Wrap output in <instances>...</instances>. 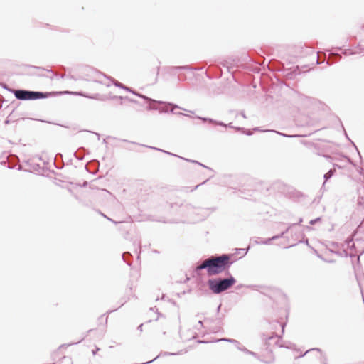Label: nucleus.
<instances>
[{
	"label": "nucleus",
	"mask_w": 364,
	"mask_h": 364,
	"mask_svg": "<svg viewBox=\"0 0 364 364\" xmlns=\"http://www.w3.org/2000/svg\"><path fill=\"white\" fill-rule=\"evenodd\" d=\"M208 262L209 276L219 274L228 269L233 264V261L231 260V255L228 254L211 256L208 258Z\"/></svg>",
	"instance_id": "1"
},
{
	"label": "nucleus",
	"mask_w": 364,
	"mask_h": 364,
	"mask_svg": "<svg viewBox=\"0 0 364 364\" xmlns=\"http://www.w3.org/2000/svg\"><path fill=\"white\" fill-rule=\"evenodd\" d=\"M236 283V279L232 275L226 278L210 279L208 281L209 289L215 294H219L228 290Z\"/></svg>",
	"instance_id": "2"
},
{
	"label": "nucleus",
	"mask_w": 364,
	"mask_h": 364,
	"mask_svg": "<svg viewBox=\"0 0 364 364\" xmlns=\"http://www.w3.org/2000/svg\"><path fill=\"white\" fill-rule=\"evenodd\" d=\"M92 71L95 74V77L93 78L90 79V80H92V81H93L95 82H97V83L105 85L107 87L110 86L109 84H106L105 82H104L102 80H100L101 77H104L111 80L116 87L122 88V89H124V90L128 91L129 92H132V94L135 95L136 96H138L139 97H140L141 99H144L146 102L152 100L151 98H150V97H147V96H146L144 95H142V94H141L139 92H137L136 91L132 90V88H130L129 87L125 86L124 84L118 82L117 80H116L114 79H112L111 77H107L105 75H104L102 73L97 72L96 70H92Z\"/></svg>",
	"instance_id": "3"
},
{
	"label": "nucleus",
	"mask_w": 364,
	"mask_h": 364,
	"mask_svg": "<svg viewBox=\"0 0 364 364\" xmlns=\"http://www.w3.org/2000/svg\"><path fill=\"white\" fill-rule=\"evenodd\" d=\"M12 92L14 94L16 98L19 100H36L44 99L57 94L55 92H43L23 89L12 90Z\"/></svg>",
	"instance_id": "4"
},
{
	"label": "nucleus",
	"mask_w": 364,
	"mask_h": 364,
	"mask_svg": "<svg viewBox=\"0 0 364 364\" xmlns=\"http://www.w3.org/2000/svg\"><path fill=\"white\" fill-rule=\"evenodd\" d=\"M147 102L151 103V105L147 107L148 110H159L160 113L168 112L169 111L168 107H171L170 109L171 113H174L175 109H181L185 111L186 110V109L181 108L178 105L172 102L159 101L154 99H152V100L147 101Z\"/></svg>",
	"instance_id": "5"
},
{
	"label": "nucleus",
	"mask_w": 364,
	"mask_h": 364,
	"mask_svg": "<svg viewBox=\"0 0 364 364\" xmlns=\"http://www.w3.org/2000/svg\"><path fill=\"white\" fill-rule=\"evenodd\" d=\"M196 118L198 119H200L203 122H208L210 124L221 126V127H223L225 128H227V127L234 128L236 130H242V131L245 132V129L244 128L238 127H235L234 126H232V123L225 124L223 122L217 121V120H215V119H213L212 118L203 117H200V116H196Z\"/></svg>",
	"instance_id": "6"
},
{
	"label": "nucleus",
	"mask_w": 364,
	"mask_h": 364,
	"mask_svg": "<svg viewBox=\"0 0 364 364\" xmlns=\"http://www.w3.org/2000/svg\"><path fill=\"white\" fill-rule=\"evenodd\" d=\"M60 94L63 93V94H68V95H77V96H83L87 98L94 99V100H105L108 99V97H107L104 95H102L100 94H98V93L95 94L93 95H90L86 94L82 92H72V91H65V92H60Z\"/></svg>",
	"instance_id": "7"
},
{
	"label": "nucleus",
	"mask_w": 364,
	"mask_h": 364,
	"mask_svg": "<svg viewBox=\"0 0 364 364\" xmlns=\"http://www.w3.org/2000/svg\"><path fill=\"white\" fill-rule=\"evenodd\" d=\"M203 68H193L190 65H183V66H172L168 68V71L170 73L176 74V72L180 70H200Z\"/></svg>",
	"instance_id": "8"
},
{
	"label": "nucleus",
	"mask_w": 364,
	"mask_h": 364,
	"mask_svg": "<svg viewBox=\"0 0 364 364\" xmlns=\"http://www.w3.org/2000/svg\"><path fill=\"white\" fill-rule=\"evenodd\" d=\"M150 148H151V149H156V150H158V151H163V152H164V153H166V154H167L171 155V156H174L178 157V156H177V155H176V154H174L170 153V152L166 151H164V150H162V149H158V148H156V147L150 146ZM179 158H181V159H183V160H186V161H189V162H191V163H193V164H198V165H199V166H203V167H204V168H208V169H210V168L209 167H208V166H206L203 165V164H201V163H200V162H198V161H196V160H190V159H185V158H183V157H181V156H179Z\"/></svg>",
	"instance_id": "9"
},
{
	"label": "nucleus",
	"mask_w": 364,
	"mask_h": 364,
	"mask_svg": "<svg viewBox=\"0 0 364 364\" xmlns=\"http://www.w3.org/2000/svg\"><path fill=\"white\" fill-rule=\"evenodd\" d=\"M283 237V234H279V235H274L273 237H270V238H268V239H266L264 240H256V243L257 244H264V245H269L270 244V242L273 240H276L277 239H279V238H282Z\"/></svg>",
	"instance_id": "10"
},
{
	"label": "nucleus",
	"mask_w": 364,
	"mask_h": 364,
	"mask_svg": "<svg viewBox=\"0 0 364 364\" xmlns=\"http://www.w3.org/2000/svg\"><path fill=\"white\" fill-rule=\"evenodd\" d=\"M203 269H206L207 273L208 274V259H205L201 264H198L196 267V272H198Z\"/></svg>",
	"instance_id": "11"
},
{
	"label": "nucleus",
	"mask_w": 364,
	"mask_h": 364,
	"mask_svg": "<svg viewBox=\"0 0 364 364\" xmlns=\"http://www.w3.org/2000/svg\"><path fill=\"white\" fill-rule=\"evenodd\" d=\"M274 338L277 339V341H276V344L277 345H278L279 347H283L282 345L279 344V341L281 340V337L278 336L274 333H272V335L269 336V337H264V335H263V338L262 339L265 340V341H270V340L274 339Z\"/></svg>",
	"instance_id": "12"
},
{
	"label": "nucleus",
	"mask_w": 364,
	"mask_h": 364,
	"mask_svg": "<svg viewBox=\"0 0 364 364\" xmlns=\"http://www.w3.org/2000/svg\"><path fill=\"white\" fill-rule=\"evenodd\" d=\"M134 245L137 246V247L135 250V252L137 254V259H139L140 258V254L141 251V241L139 240H136V241L134 242Z\"/></svg>",
	"instance_id": "13"
},
{
	"label": "nucleus",
	"mask_w": 364,
	"mask_h": 364,
	"mask_svg": "<svg viewBox=\"0 0 364 364\" xmlns=\"http://www.w3.org/2000/svg\"><path fill=\"white\" fill-rule=\"evenodd\" d=\"M132 255L129 252H125L122 254V259L129 265L131 266V260Z\"/></svg>",
	"instance_id": "14"
},
{
	"label": "nucleus",
	"mask_w": 364,
	"mask_h": 364,
	"mask_svg": "<svg viewBox=\"0 0 364 364\" xmlns=\"http://www.w3.org/2000/svg\"><path fill=\"white\" fill-rule=\"evenodd\" d=\"M334 173H335V170L334 169H330L327 173H326L323 176V178H324V183L323 184V186L325 185L326 182L329 180L333 175H334Z\"/></svg>",
	"instance_id": "15"
},
{
	"label": "nucleus",
	"mask_w": 364,
	"mask_h": 364,
	"mask_svg": "<svg viewBox=\"0 0 364 364\" xmlns=\"http://www.w3.org/2000/svg\"><path fill=\"white\" fill-rule=\"evenodd\" d=\"M301 73L300 72V70H299V66H296L294 70L289 73L287 74V75L289 76V78H294V77H296V75H299Z\"/></svg>",
	"instance_id": "16"
},
{
	"label": "nucleus",
	"mask_w": 364,
	"mask_h": 364,
	"mask_svg": "<svg viewBox=\"0 0 364 364\" xmlns=\"http://www.w3.org/2000/svg\"><path fill=\"white\" fill-rule=\"evenodd\" d=\"M215 341L216 342L225 341V342H228V343H235V347H237V346L239 345V341L235 339H232V338H223L221 339H217Z\"/></svg>",
	"instance_id": "17"
},
{
	"label": "nucleus",
	"mask_w": 364,
	"mask_h": 364,
	"mask_svg": "<svg viewBox=\"0 0 364 364\" xmlns=\"http://www.w3.org/2000/svg\"><path fill=\"white\" fill-rule=\"evenodd\" d=\"M268 132H273L277 133V134H279L281 136L288 137V138H294V137L301 136V135H299V134H284V133L279 132L278 131H274V130H268Z\"/></svg>",
	"instance_id": "18"
},
{
	"label": "nucleus",
	"mask_w": 364,
	"mask_h": 364,
	"mask_svg": "<svg viewBox=\"0 0 364 364\" xmlns=\"http://www.w3.org/2000/svg\"><path fill=\"white\" fill-rule=\"evenodd\" d=\"M239 350L244 352L246 354L250 355L251 353V350L246 348L245 346H242L241 343L239 342V345L236 347Z\"/></svg>",
	"instance_id": "19"
},
{
	"label": "nucleus",
	"mask_w": 364,
	"mask_h": 364,
	"mask_svg": "<svg viewBox=\"0 0 364 364\" xmlns=\"http://www.w3.org/2000/svg\"><path fill=\"white\" fill-rule=\"evenodd\" d=\"M111 99H119L121 100H122L123 99H127L128 100L129 102H132V103H137V101L135 100H133V99H129V97H123L122 96L120 97H118V96H113V97H111Z\"/></svg>",
	"instance_id": "20"
},
{
	"label": "nucleus",
	"mask_w": 364,
	"mask_h": 364,
	"mask_svg": "<svg viewBox=\"0 0 364 364\" xmlns=\"http://www.w3.org/2000/svg\"><path fill=\"white\" fill-rule=\"evenodd\" d=\"M357 53L355 52V51H353L350 49H346L343 51V54L345 55H355Z\"/></svg>",
	"instance_id": "21"
},
{
	"label": "nucleus",
	"mask_w": 364,
	"mask_h": 364,
	"mask_svg": "<svg viewBox=\"0 0 364 364\" xmlns=\"http://www.w3.org/2000/svg\"><path fill=\"white\" fill-rule=\"evenodd\" d=\"M346 243L348 247H353L354 246L353 240L350 238H348L346 240Z\"/></svg>",
	"instance_id": "22"
},
{
	"label": "nucleus",
	"mask_w": 364,
	"mask_h": 364,
	"mask_svg": "<svg viewBox=\"0 0 364 364\" xmlns=\"http://www.w3.org/2000/svg\"><path fill=\"white\" fill-rule=\"evenodd\" d=\"M74 156L75 158L80 161L84 159V156L82 154L80 153V151H77L74 153Z\"/></svg>",
	"instance_id": "23"
},
{
	"label": "nucleus",
	"mask_w": 364,
	"mask_h": 364,
	"mask_svg": "<svg viewBox=\"0 0 364 364\" xmlns=\"http://www.w3.org/2000/svg\"><path fill=\"white\" fill-rule=\"evenodd\" d=\"M294 225H296V223H291L289 225V226L287 228L286 230H284V231L282 232L280 234H283V237L284 236V235L292 228L294 227Z\"/></svg>",
	"instance_id": "24"
},
{
	"label": "nucleus",
	"mask_w": 364,
	"mask_h": 364,
	"mask_svg": "<svg viewBox=\"0 0 364 364\" xmlns=\"http://www.w3.org/2000/svg\"><path fill=\"white\" fill-rule=\"evenodd\" d=\"M261 362L264 363L265 364H272L274 362V358H272L270 360H264L262 359H259Z\"/></svg>",
	"instance_id": "25"
},
{
	"label": "nucleus",
	"mask_w": 364,
	"mask_h": 364,
	"mask_svg": "<svg viewBox=\"0 0 364 364\" xmlns=\"http://www.w3.org/2000/svg\"><path fill=\"white\" fill-rule=\"evenodd\" d=\"M208 181V179H206L205 181H204L203 182H202L201 183L196 185L194 188H193L192 189H191V190H190V191H191V192H193V191L196 190V189H197L199 186H200L201 185L205 184Z\"/></svg>",
	"instance_id": "26"
},
{
	"label": "nucleus",
	"mask_w": 364,
	"mask_h": 364,
	"mask_svg": "<svg viewBox=\"0 0 364 364\" xmlns=\"http://www.w3.org/2000/svg\"><path fill=\"white\" fill-rule=\"evenodd\" d=\"M100 214H101L104 218H107L108 220H109V221L112 222L113 223H114V224H117V221H114V220H112V218H110L107 217V215H105V214H103L102 213H100Z\"/></svg>",
	"instance_id": "27"
},
{
	"label": "nucleus",
	"mask_w": 364,
	"mask_h": 364,
	"mask_svg": "<svg viewBox=\"0 0 364 364\" xmlns=\"http://www.w3.org/2000/svg\"><path fill=\"white\" fill-rule=\"evenodd\" d=\"M319 220H321V218H317L316 219H313V220H310L309 223L313 225H315Z\"/></svg>",
	"instance_id": "28"
},
{
	"label": "nucleus",
	"mask_w": 364,
	"mask_h": 364,
	"mask_svg": "<svg viewBox=\"0 0 364 364\" xmlns=\"http://www.w3.org/2000/svg\"><path fill=\"white\" fill-rule=\"evenodd\" d=\"M250 355H251L254 356L255 358H257V359H258L259 360V359H261V358L259 357V355H258L256 353H255V352H253V351H251V353H250Z\"/></svg>",
	"instance_id": "29"
},
{
	"label": "nucleus",
	"mask_w": 364,
	"mask_h": 364,
	"mask_svg": "<svg viewBox=\"0 0 364 364\" xmlns=\"http://www.w3.org/2000/svg\"><path fill=\"white\" fill-rule=\"evenodd\" d=\"M250 355H251L254 356L255 358H257V359H258L259 360V359H261V358L259 357V355H258L256 353H255V352H253V351H251V353H250Z\"/></svg>",
	"instance_id": "30"
},
{
	"label": "nucleus",
	"mask_w": 364,
	"mask_h": 364,
	"mask_svg": "<svg viewBox=\"0 0 364 364\" xmlns=\"http://www.w3.org/2000/svg\"><path fill=\"white\" fill-rule=\"evenodd\" d=\"M173 114H177V115H184V116H187V117H191V116H189V115H188V114H183V113H182V112H174V113H173Z\"/></svg>",
	"instance_id": "31"
},
{
	"label": "nucleus",
	"mask_w": 364,
	"mask_h": 364,
	"mask_svg": "<svg viewBox=\"0 0 364 364\" xmlns=\"http://www.w3.org/2000/svg\"><path fill=\"white\" fill-rule=\"evenodd\" d=\"M4 88L12 92L13 90L9 88L6 85H4Z\"/></svg>",
	"instance_id": "32"
},
{
	"label": "nucleus",
	"mask_w": 364,
	"mask_h": 364,
	"mask_svg": "<svg viewBox=\"0 0 364 364\" xmlns=\"http://www.w3.org/2000/svg\"><path fill=\"white\" fill-rule=\"evenodd\" d=\"M316 350H318V351H320V349L319 348H315ZM311 350H314V349H311ZM310 351V350L306 351V353L302 355V356L305 355L307 353H309Z\"/></svg>",
	"instance_id": "33"
},
{
	"label": "nucleus",
	"mask_w": 364,
	"mask_h": 364,
	"mask_svg": "<svg viewBox=\"0 0 364 364\" xmlns=\"http://www.w3.org/2000/svg\"><path fill=\"white\" fill-rule=\"evenodd\" d=\"M240 114H241V116H242L243 118H245V119H246V118H247L246 114H245V113L243 111H242V112H240Z\"/></svg>",
	"instance_id": "34"
},
{
	"label": "nucleus",
	"mask_w": 364,
	"mask_h": 364,
	"mask_svg": "<svg viewBox=\"0 0 364 364\" xmlns=\"http://www.w3.org/2000/svg\"><path fill=\"white\" fill-rule=\"evenodd\" d=\"M302 221H303L302 218H299V220H298V223H296V225H299Z\"/></svg>",
	"instance_id": "35"
},
{
	"label": "nucleus",
	"mask_w": 364,
	"mask_h": 364,
	"mask_svg": "<svg viewBox=\"0 0 364 364\" xmlns=\"http://www.w3.org/2000/svg\"><path fill=\"white\" fill-rule=\"evenodd\" d=\"M63 360L70 363V358L69 357H64Z\"/></svg>",
	"instance_id": "36"
},
{
	"label": "nucleus",
	"mask_w": 364,
	"mask_h": 364,
	"mask_svg": "<svg viewBox=\"0 0 364 364\" xmlns=\"http://www.w3.org/2000/svg\"><path fill=\"white\" fill-rule=\"evenodd\" d=\"M322 63H323V62H322V61H320V60H319V59L317 58V59H316V65H320V64H321Z\"/></svg>",
	"instance_id": "37"
},
{
	"label": "nucleus",
	"mask_w": 364,
	"mask_h": 364,
	"mask_svg": "<svg viewBox=\"0 0 364 364\" xmlns=\"http://www.w3.org/2000/svg\"><path fill=\"white\" fill-rule=\"evenodd\" d=\"M342 128H343V131H344V134H345V135H346V138H347L348 139H350L348 138V134H347V133H346V130H345V129H344V127H343V125H342Z\"/></svg>",
	"instance_id": "38"
},
{
	"label": "nucleus",
	"mask_w": 364,
	"mask_h": 364,
	"mask_svg": "<svg viewBox=\"0 0 364 364\" xmlns=\"http://www.w3.org/2000/svg\"><path fill=\"white\" fill-rule=\"evenodd\" d=\"M322 364H328L327 363V358L326 357L323 358V360L322 361Z\"/></svg>",
	"instance_id": "39"
},
{
	"label": "nucleus",
	"mask_w": 364,
	"mask_h": 364,
	"mask_svg": "<svg viewBox=\"0 0 364 364\" xmlns=\"http://www.w3.org/2000/svg\"><path fill=\"white\" fill-rule=\"evenodd\" d=\"M142 327H143V324H140L139 326H138V330L140 331H142Z\"/></svg>",
	"instance_id": "40"
},
{
	"label": "nucleus",
	"mask_w": 364,
	"mask_h": 364,
	"mask_svg": "<svg viewBox=\"0 0 364 364\" xmlns=\"http://www.w3.org/2000/svg\"><path fill=\"white\" fill-rule=\"evenodd\" d=\"M33 68H36V69H38V70H45V69H44L43 68H42V67L33 66Z\"/></svg>",
	"instance_id": "41"
},
{
	"label": "nucleus",
	"mask_w": 364,
	"mask_h": 364,
	"mask_svg": "<svg viewBox=\"0 0 364 364\" xmlns=\"http://www.w3.org/2000/svg\"><path fill=\"white\" fill-rule=\"evenodd\" d=\"M281 326H282V333H284L285 324L283 323V324L281 325Z\"/></svg>",
	"instance_id": "42"
},
{
	"label": "nucleus",
	"mask_w": 364,
	"mask_h": 364,
	"mask_svg": "<svg viewBox=\"0 0 364 364\" xmlns=\"http://www.w3.org/2000/svg\"><path fill=\"white\" fill-rule=\"evenodd\" d=\"M186 208H187L188 209H190V208H193V205H191V204H189V205H186Z\"/></svg>",
	"instance_id": "43"
},
{
	"label": "nucleus",
	"mask_w": 364,
	"mask_h": 364,
	"mask_svg": "<svg viewBox=\"0 0 364 364\" xmlns=\"http://www.w3.org/2000/svg\"><path fill=\"white\" fill-rule=\"evenodd\" d=\"M307 50L311 53H314V50L311 48H307Z\"/></svg>",
	"instance_id": "44"
},
{
	"label": "nucleus",
	"mask_w": 364,
	"mask_h": 364,
	"mask_svg": "<svg viewBox=\"0 0 364 364\" xmlns=\"http://www.w3.org/2000/svg\"><path fill=\"white\" fill-rule=\"evenodd\" d=\"M246 134L247 135H251L252 134V132L250 130H248L247 132H246Z\"/></svg>",
	"instance_id": "45"
},
{
	"label": "nucleus",
	"mask_w": 364,
	"mask_h": 364,
	"mask_svg": "<svg viewBox=\"0 0 364 364\" xmlns=\"http://www.w3.org/2000/svg\"><path fill=\"white\" fill-rule=\"evenodd\" d=\"M331 245H332L333 247H337V246H338V244H337L336 242H333V243L331 244Z\"/></svg>",
	"instance_id": "46"
},
{
	"label": "nucleus",
	"mask_w": 364,
	"mask_h": 364,
	"mask_svg": "<svg viewBox=\"0 0 364 364\" xmlns=\"http://www.w3.org/2000/svg\"><path fill=\"white\" fill-rule=\"evenodd\" d=\"M97 350H99V348H96V350H92V353H93V355H95V354H96V352H97Z\"/></svg>",
	"instance_id": "47"
},
{
	"label": "nucleus",
	"mask_w": 364,
	"mask_h": 364,
	"mask_svg": "<svg viewBox=\"0 0 364 364\" xmlns=\"http://www.w3.org/2000/svg\"><path fill=\"white\" fill-rule=\"evenodd\" d=\"M247 250L248 249H247V250H245V249H240V250H241V251H245V254H246L247 252Z\"/></svg>",
	"instance_id": "48"
},
{
	"label": "nucleus",
	"mask_w": 364,
	"mask_h": 364,
	"mask_svg": "<svg viewBox=\"0 0 364 364\" xmlns=\"http://www.w3.org/2000/svg\"><path fill=\"white\" fill-rule=\"evenodd\" d=\"M198 323V325H200V326H203V322H202V321H199Z\"/></svg>",
	"instance_id": "49"
},
{
	"label": "nucleus",
	"mask_w": 364,
	"mask_h": 364,
	"mask_svg": "<svg viewBox=\"0 0 364 364\" xmlns=\"http://www.w3.org/2000/svg\"><path fill=\"white\" fill-rule=\"evenodd\" d=\"M220 307H221V304H220V305L218 306V308H217V311H218V312L220 311Z\"/></svg>",
	"instance_id": "50"
},
{
	"label": "nucleus",
	"mask_w": 364,
	"mask_h": 364,
	"mask_svg": "<svg viewBox=\"0 0 364 364\" xmlns=\"http://www.w3.org/2000/svg\"><path fill=\"white\" fill-rule=\"evenodd\" d=\"M254 131H259V127H255L253 129Z\"/></svg>",
	"instance_id": "51"
},
{
	"label": "nucleus",
	"mask_w": 364,
	"mask_h": 364,
	"mask_svg": "<svg viewBox=\"0 0 364 364\" xmlns=\"http://www.w3.org/2000/svg\"><path fill=\"white\" fill-rule=\"evenodd\" d=\"M198 343H205V341H198Z\"/></svg>",
	"instance_id": "52"
},
{
	"label": "nucleus",
	"mask_w": 364,
	"mask_h": 364,
	"mask_svg": "<svg viewBox=\"0 0 364 364\" xmlns=\"http://www.w3.org/2000/svg\"><path fill=\"white\" fill-rule=\"evenodd\" d=\"M210 210H211L212 211H215V210H216V208H210Z\"/></svg>",
	"instance_id": "53"
},
{
	"label": "nucleus",
	"mask_w": 364,
	"mask_h": 364,
	"mask_svg": "<svg viewBox=\"0 0 364 364\" xmlns=\"http://www.w3.org/2000/svg\"><path fill=\"white\" fill-rule=\"evenodd\" d=\"M343 252L345 253V256H348L347 252L346 250H343Z\"/></svg>",
	"instance_id": "54"
},
{
	"label": "nucleus",
	"mask_w": 364,
	"mask_h": 364,
	"mask_svg": "<svg viewBox=\"0 0 364 364\" xmlns=\"http://www.w3.org/2000/svg\"><path fill=\"white\" fill-rule=\"evenodd\" d=\"M336 49H337V50H341V47H338V48H336Z\"/></svg>",
	"instance_id": "55"
},
{
	"label": "nucleus",
	"mask_w": 364,
	"mask_h": 364,
	"mask_svg": "<svg viewBox=\"0 0 364 364\" xmlns=\"http://www.w3.org/2000/svg\"><path fill=\"white\" fill-rule=\"evenodd\" d=\"M326 64H327V65H331V63H329V61H327V62H326Z\"/></svg>",
	"instance_id": "56"
},
{
	"label": "nucleus",
	"mask_w": 364,
	"mask_h": 364,
	"mask_svg": "<svg viewBox=\"0 0 364 364\" xmlns=\"http://www.w3.org/2000/svg\"><path fill=\"white\" fill-rule=\"evenodd\" d=\"M60 77L63 78L64 77V75H60Z\"/></svg>",
	"instance_id": "57"
},
{
	"label": "nucleus",
	"mask_w": 364,
	"mask_h": 364,
	"mask_svg": "<svg viewBox=\"0 0 364 364\" xmlns=\"http://www.w3.org/2000/svg\"><path fill=\"white\" fill-rule=\"evenodd\" d=\"M363 302H364V297L363 296Z\"/></svg>",
	"instance_id": "58"
},
{
	"label": "nucleus",
	"mask_w": 364,
	"mask_h": 364,
	"mask_svg": "<svg viewBox=\"0 0 364 364\" xmlns=\"http://www.w3.org/2000/svg\"><path fill=\"white\" fill-rule=\"evenodd\" d=\"M362 50H363V51H364V49H363Z\"/></svg>",
	"instance_id": "59"
}]
</instances>
